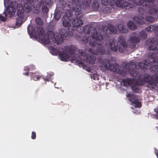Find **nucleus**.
<instances>
[{"instance_id":"obj_28","label":"nucleus","mask_w":158,"mask_h":158,"mask_svg":"<svg viewBox=\"0 0 158 158\" xmlns=\"http://www.w3.org/2000/svg\"><path fill=\"white\" fill-rule=\"evenodd\" d=\"M31 76V78H34L36 79L43 78V77L41 76V74L37 72H35L34 73H32Z\"/></svg>"},{"instance_id":"obj_5","label":"nucleus","mask_w":158,"mask_h":158,"mask_svg":"<svg viewBox=\"0 0 158 158\" xmlns=\"http://www.w3.org/2000/svg\"><path fill=\"white\" fill-rule=\"evenodd\" d=\"M143 80H117V83L121 84V85L131 86L132 89L135 91L137 92V90L134 89V87L137 85H141L143 84V83H138L141 81Z\"/></svg>"},{"instance_id":"obj_6","label":"nucleus","mask_w":158,"mask_h":158,"mask_svg":"<svg viewBox=\"0 0 158 158\" xmlns=\"http://www.w3.org/2000/svg\"><path fill=\"white\" fill-rule=\"evenodd\" d=\"M149 56L153 58L152 59V62L150 66V71L158 74V53L155 51L154 52H149Z\"/></svg>"},{"instance_id":"obj_55","label":"nucleus","mask_w":158,"mask_h":158,"mask_svg":"<svg viewBox=\"0 0 158 158\" xmlns=\"http://www.w3.org/2000/svg\"><path fill=\"white\" fill-rule=\"evenodd\" d=\"M125 79H134V78H126Z\"/></svg>"},{"instance_id":"obj_25","label":"nucleus","mask_w":158,"mask_h":158,"mask_svg":"<svg viewBox=\"0 0 158 158\" xmlns=\"http://www.w3.org/2000/svg\"><path fill=\"white\" fill-rule=\"evenodd\" d=\"M128 28L130 30H134L137 29V27L135 24L132 21H129L127 23Z\"/></svg>"},{"instance_id":"obj_43","label":"nucleus","mask_w":158,"mask_h":158,"mask_svg":"<svg viewBox=\"0 0 158 158\" xmlns=\"http://www.w3.org/2000/svg\"><path fill=\"white\" fill-rule=\"evenodd\" d=\"M127 46H120L118 48V51L119 52L123 53L124 52V50L125 49V48Z\"/></svg>"},{"instance_id":"obj_9","label":"nucleus","mask_w":158,"mask_h":158,"mask_svg":"<svg viewBox=\"0 0 158 158\" xmlns=\"http://www.w3.org/2000/svg\"><path fill=\"white\" fill-rule=\"evenodd\" d=\"M127 97L128 98V100L131 102V104L134 106V109L132 111L134 113L138 114L137 107L139 108L141 106L140 103L136 99V98L135 96L133 93H129L127 95Z\"/></svg>"},{"instance_id":"obj_20","label":"nucleus","mask_w":158,"mask_h":158,"mask_svg":"<svg viewBox=\"0 0 158 158\" xmlns=\"http://www.w3.org/2000/svg\"><path fill=\"white\" fill-rule=\"evenodd\" d=\"M96 60V58L94 56L88 55L86 56L85 61L89 64H93L95 63Z\"/></svg>"},{"instance_id":"obj_40","label":"nucleus","mask_w":158,"mask_h":158,"mask_svg":"<svg viewBox=\"0 0 158 158\" xmlns=\"http://www.w3.org/2000/svg\"><path fill=\"white\" fill-rule=\"evenodd\" d=\"M27 31L28 33L31 35H32L34 32H35L33 30L32 27L30 25H29L27 27Z\"/></svg>"},{"instance_id":"obj_16","label":"nucleus","mask_w":158,"mask_h":158,"mask_svg":"<svg viewBox=\"0 0 158 158\" xmlns=\"http://www.w3.org/2000/svg\"><path fill=\"white\" fill-rule=\"evenodd\" d=\"M59 5L60 6L59 7V12L61 13H67L68 9L66 8L67 5L66 2L64 0H60L58 2Z\"/></svg>"},{"instance_id":"obj_13","label":"nucleus","mask_w":158,"mask_h":158,"mask_svg":"<svg viewBox=\"0 0 158 158\" xmlns=\"http://www.w3.org/2000/svg\"><path fill=\"white\" fill-rule=\"evenodd\" d=\"M18 17L16 22V26L18 27L21 26L22 23V22L24 17V15L22 11V10H18L16 13Z\"/></svg>"},{"instance_id":"obj_42","label":"nucleus","mask_w":158,"mask_h":158,"mask_svg":"<svg viewBox=\"0 0 158 158\" xmlns=\"http://www.w3.org/2000/svg\"><path fill=\"white\" fill-rule=\"evenodd\" d=\"M77 48V50L76 52L78 51V53L80 55L82 56H85V50L81 49H79V50H78Z\"/></svg>"},{"instance_id":"obj_1","label":"nucleus","mask_w":158,"mask_h":158,"mask_svg":"<svg viewBox=\"0 0 158 158\" xmlns=\"http://www.w3.org/2000/svg\"><path fill=\"white\" fill-rule=\"evenodd\" d=\"M76 18L74 19L72 22V24L73 26L72 28L75 30H77L80 33L90 34L91 33L92 37L94 40L93 42L91 41L89 42V44L93 47H97V52L96 53L92 52V48H89V51L94 54L98 55L100 54L101 55H105L107 53L105 50V47L103 46L104 44L103 42L104 40V37H106L107 39L109 38L108 36L105 35L102 36L100 34L97 32L96 29L92 27H89L88 26H85L84 27H81V26L83 24V21L81 18L83 16L82 13V16L81 17H78L74 13Z\"/></svg>"},{"instance_id":"obj_27","label":"nucleus","mask_w":158,"mask_h":158,"mask_svg":"<svg viewBox=\"0 0 158 158\" xmlns=\"http://www.w3.org/2000/svg\"><path fill=\"white\" fill-rule=\"evenodd\" d=\"M7 9L8 14L10 16H13L15 15V10L13 6H10L8 7V8H7Z\"/></svg>"},{"instance_id":"obj_53","label":"nucleus","mask_w":158,"mask_h":158,"mask_svg":"<svg viewBox=\"0 0 158 158\" xmlns=\"http://www.w3.org/2000/svg\"><path fill=\"white\" fill-rule=\"evenodd\" d=\"M155 112H156V115L157 116V118L158 119V111H156Z\"/></svg>"},{"instance_id":"obj_22","label":"nucleus","mask_w":158,"mask_h":158,"mask_svg":"<svg viewBox=\"0 0 158 158\" xmlns=\"http://www.w3.org/2000/svg\"><path fill=\"white\" fill-rule=\"evenodd\" d=\"M126 2L123 0H116V1L112 0V5L115 4L117 6L121 7L122 9Z\"/></svg>"},{"instance_id":"obj_47","label":"nucleus","mask_w":158,"mask_h":158,"mask_svg":"<svg viewBox=\"0 0 158 158\" xmlns=\"http://www.w3.org/2000/svg\"><path fill=\"white\" fill-rule=\"evenodd\" d=\"M54 74V73H48L47 75V78L46 79L51 78L53 76Z\"/></svg>"},{"instance_id":"obj_37","label":"nucleus","mask_w":158,"mask_h":158,"mask_svg":"<svg viewBox=\"0 0 158 158\" xmlns=\"http://www.w3.org/2000/svg\"><path fill=\"white\" fill-rule=\"evenodd\" d=\"M45 4H43L42 6L41 9L43 13H47L48 11V9Z\"/></svg>"},{"instance_id":"obj_19","label":"nucleus","mask_w":158,"mask_h":158,"mask_svg":"<svg viewBox=\"0 0 158 158\" xmlns=\"http://www.w3.org/2000/svg\"><path fill=\"white\" fill-rule=\"evenodd\" d=\"M145 30L148 32H151L154 30L158 36V25H156V24L153 25H150L146 27L145 28Z\"/></svg>"},{"instance_id":"obj_17","label":"nucleus","mask_w":158,"mask_h":158,"mask_svg":"<svg viewBox=\"0 0 158 158\" xmlns=\"http://www.w3.org/2000/svg\"><path fill=\"white\" fill-rule=\"evenodd\" d=\"M62 24L63 26L69 28L70 27H73L70 26L71 20L70 18L68 16H64L62 18Z\"/></svg>"},{"instance_id":"obj_11","label":"nucleus","mask_w":158,"mask_h":158,"mask_svg":"<svg viewBox=\"0 0 158 158\" xmlns=\"http://www.w3.org/2000/svg\"><path fill=\"white\" fill-rule=\"evenodd\" d=\"M102 27L103 31L106 34H115L117 32L116 28L112 25L110 24L108 26L103 25Z\"/></svg>"},{"instance_id":"obj_2","label":"nucleus","mask_w":158,"mask_h":158,"mask_svg":"<svg viewBox=\"0 0 158 158\" xmlns=\"http://www.w3.org/2000/svg\"><path fill=\"white\" fill-rule=\"evenodd\" d=\"M102 64L105 67V70L107 69L113 72H116L123 76L129 73L131 76L134 77L138 74L136 66L133 62L125 63L123 66L119 67L118 64L116 63L111 64L108 60L105 59Z\"/></svg>"},{"instance_id":"obj_4","label":"nucleus","mask_w":158,"mask_h":158,"mask_svg":"<svg viewBox=\"0 0 158 158\" xmlns=\"http://www.w3.org/2000/svg\"><path fill=\"white\" fill-rule=\"evenodd\" d=\"M77 47L73 45L69 46H65L63 50V52L59 54V56L61 60L67 61L70 57V55H73L75 52L77 51Z\"/></svg>"},{"instance_id":"obj_36","label":"nucleus","mask_w":158,"mask_h":158,"mask_svg":"<svg viewBox=\"0 0 158 158\" xmlns=\"http://www.w3.org/2000/svg\"><path fill=\"white\" fill-rule=\"evenodd\" d=\"M59 11V10H58V12L55 13L54 15V18H55V19L56 21L60 19L61 15L60 14L62 13L60 12Z\"/></svg>"},{"instance_id":"obj_51","label":"nucleus","mask_w":158,"mask_h":158,"mask_svg":"<svg viewBox=\"0 0 158 158\" xmlns=\"http://www.w3.org/2000/svg\"><path fill=\"white\" fill-rule=\"evenodd\" d=\"M155 153L156 155L157 158H158V151L157 150L155 149Z\"/></svg>"},{"instance_id":"obj_33","label":"nucleus","mask_w":158,"mask_h":158,"mask_svg":"<svg viewBox=\"0 0 158 158\" xmlns=\"http://www.w3.org/2000/svg\"><path fill=\"white\" fill-rule=\"evenodd\" d=\"M92 7L95 10H98L99 8V4L97 1H94L93 2Z\"/></svg>"},{"instance_id":"obj_12","label":"nucleus","mask_w":158,"mask_h":158,"mask_svg":"<svg viewBox=\"0 0 158 158\" xmlns=\"http://www.w3.org/2000/svg\"><path fill=\"white\" fill-rule=\"evenodd\" d=\"M133 3L138 5L143 6H150L152 5V1L153 0H128Z\"/></svg>"},{"instance_id":"obj_14","label":"nucleus","mask_w":158,"mask_h":158,"mask_svg":"<svg viewBox=\"0 0 158 158\" xmlns=\"http://www.w3.org/2000/svg\"><path fill=\"white\" fill-rule=\"evenodd\" d=\"M140 41L139 39L136 37L131 36L128 41V47L131 48H135L136 44Z\"/></svg>"},{"instance_id":"obj_56","label":"nucleus","mask_w":158,"mask_h":158,"mask_svg":"<svg viewBox=\"0 0 158 158\" xmlns=\"http://www.w3.org/2000/svg\"><path fill=\"white\" fill-rule=\"evenodd\" d=\"M105 45H107V44H106V42H105Z\"/></svg>"},{"instance_id":"obj_44","label":"nucleus","mask_w":158,"mask_h":158,"mask_svg":"<svg viewBox=\"0 0 158 158\" xmlns=\"http://www.w3.org/2000/svg\"><path fill=\"white\" fill-rule=\"evenodd\" d=\"M98 75L96 73H94L92 75H91V78L93 79H99Z\"/></svg>"},{"instance_id":"obj_41","label":"nucleus","mask_w":158,"mask_h":158,"mask_svg":"<svg viewBox=\"0 0 158 158\" xmlns=\"http://www.w3.org/2000/svg\"><path fill=\"white\" fill-rule=\"evenodd\" d=\"M4 15L2 16V14H0V20L3 22L6 21L7 15L5 12H3Z\"/></svg>"},{"instance_id":"obj_59","label":"nucleus","mask_w":158,"mask_h":158,"mask_svg":"<svg viewBox=\"0 0 158 158\" xmlns=\"http://www.w3.org/2000/svg\"><path fill=\"white\" fill-rule=\"evenodd\" d=\"M145 79H148V78H146Z\"/></svg>"},{"instance_id":"obj_24","label":"nucleus","mask_w":158,"mask_h":158,"mask_svg":"<svg viewBox=\"0 0 158 158\" xmlns=\"http://www.w3.org/2000/svg\"><path fill=\"white\" fill-rule=\"evenodd\" d=\"M118 40L119 43L122 46H127L126 39L122 35L120 36L118 38Z\"/></svg>"},{"instance_id":"obj_45","label":"nucleus","mask_w":158,"mask_h":158,"mask_svg":"<svg viewBox=\"0 0 158 158\" xmlns=\"http://www.w3.org/2000/svg\"><path fill=\"white\" fill-rule=\"evenodd\" d=\"M89 41V38L86 37H84L83 39L82 42L85 44L87 43Z\"/></svg>"},{"instance_id":"obj_30","label":"nucleus","mask_w":158,"mask_h":158,"mask_svg":"<svg viewBox=\"0 0 158 158\" xmlns=\"http://www.w3.org/2000/svg\"><path fill=\"white\" fill-rule=\"evenodd\" d=\"M91 3V0H85L82 2V3L83 4V7L85 9L86 8H88L89 7V5Z\"/></svg>"},{"instance_id":"obj_58","label":"nucleus","mask_w":158,"mask_h":158,"mask_svg":"<svg viewBox=\"0 0 158 158\" xmlns=\"http://www.w3.org/2000/svg\"><path fill=\"white\" fill-rule=\"evenodd\" d=\"M47 80V81H49V80Z\"/></svg>"},{"instance_id":"obj_34","label":"nucleus","mask_w":158,"mask_h":158,"mask_svg":"<svg viewBox=\"0 0 158 158\" xmlns=\"http://www.w3.org/2000/svg\"><path fill=\"white\" fill-rule=\"evenodd\" d=\"M35 22L39 25L42 26L43 24L42 20L39 17H37L35 19Z\"/></svg>"},{"instance_id":"obj_23","label":"nucleus","mask_w":158,"mask_h":158,"mask_svg":"<svg viewBox=\"0 0 158 158\" xmlns=\"http://www.w3.org/2000/svg\"><path fill=\"white\" fill-rule=\"evenodd\" d=\"M118 28L120 32L122 33H127L128 31V29L124 25L119 24L118 25Z\"/></svg>"},{"instance_id":"obj_52","label":"nucleus","mask_w":158,"mask_h":158,"mask_svg":"<svg viewBox=\"0 0 158 158\" xmlns=\"http://www.w3.org/2000/svg\"><path fill=\"white\" fill-rule=\"evenodd\" d=\"M30 74V73L28 72L25 73H23V74L24 75H26L27 76H28Z\"/></svg>"},{"instance_id":"obj_39","label":"nucleus","mask_w":158,"mask_h":158,"mask_svg":"<svg viewBox=\"0 0 158 158\" xmlns=\"http://www.w3.org/2000/svg\"><path fill=\"white\" fill-rule=\"evenodd\" d=\"M145 19L147 21L150 23H152L155 21L154 18L151 16H147Z\"/></svg>"},{"instance_id":"obj_29","label":"nucleus","mask_w":158,"mask_h":158,"mask_svg":"<svg viewBox=\"0 0 158 158\" xmlns=\"http://www.w3.org/2000/svg\"><path fill=\"white\" fill-rule=\"evenodd\" d=\"M72 60H76L77 63H78L79 66H81L84 68L85 67L86 65H85L84 63L80 60H77L76 59V57L75 56H73V57H72Z\"/></svg>"},{"instance_id":"obj_50","label":"nucleus","mask_w":158,"mask_h":158,"mask_svg":"<svg viewBox=\"0 0 158 158\" xmlns=\"http://www.w3.org/2000/svg\"><path fill=\"white\" fill-rule=\"evenodd\" d=\"M36 137V135L35 133L34 132H32L31 137V138L33 139H35Z\"/></svg>"},{"instance_id":"obj_3","label":"nucleus","mask_w":158,"mask_h":158,"mask_svg":"<svg viewBox=\"0 0 158 158\" xmlns=\"http://www.w3.org/2000/svg\"><path fill=\"white\" fill-rule=\"evenodd\" d=\"M59 33H54L51 31V36L50 38L52 39L53 41L57 44H61L63 42L64 37L67 36H73L74 35V29L70 27L67 28H61L59 30Z\"/></svg>"},{"instance_id":"obj_49","label":"nucleus","mask_w":158,"mask_h":158,"mask_svg":"<svg viewBox=\"0 0 158 158\" xmlns=\"http://www.w3.org/2000/svg\"><path fill=\"white\" fill-rule=\"evenodd\" d=\"M30 70H33L35 69V66L32 64H31L29 65Z\"/></svg>"},{"instance_id":"obj_18","label":"nucleus","mask_w":158,"mask_h":158,"mask_svg":"<svg viewBox=\"0 0 158 158\" xmlns=\"http://www.w3.org/2000/svg\"><path fill=\"white\" fill-rule=\"evenodd\" d=\"M109 44L111 50L113 52H116L118 50V43L114 40H110Z\"/></svg>"},{"instance_id":"obj_38","label":"nucleus","mask_w":158,"mask_h":158,"mask_svg":"<svg viewBox=\"0 0 158 158\" xmlns=\"http://www.w3.org/2000/svg\"><path fill=\"white\" fill-rule=\"evenodd\" d=\"M50 53L53 55H56L58 54V50L55 48L52 47L51 48Z\"/></svg>"},{"instance_id":"obj_10","label":"nucleus","mask_w":158,"mask_h":158,"mask_svg":"<svg viewBox=\"0 0 158 158\" xmlns=\"http://www.w3.org/2000/svg\"><path fill=\"white\" fill-rule=\"evenodd\" d=\"M149 58L145 60L143 62H140L139 64V68L145 70L148 68L150 69V66L152 65L151 64L152 62V58L148 56Z\"/></svg>"},{"instance_id":"obj_21","label":"nucleus","mask_w":158,"mask_h":158,"mask_svg":"<svg viewBox=\"0 0 158 158\" xmlns=\"http://www.w3.org/2000/svg\"><path fill=\"white\" fill-rule=\"evenodd\" d=\"M134 7L135 6L134 5L126 2L125 3V5L124 6L122 9L124 11L126 12L127 11H131L134 9Z\"/></svg>"},{"instance_id":"obj_15","label":"nucleus","mask_w":158,"mask_h":158,"mask_svg":"<svg viewBox=\"0 0 158 158\" xmlns=\"http://www.w3.org/2000/svg\"><path fill=\"white\" fill-rule=\"evenodd\" d=\"M155 0L152 1V5L150 6H145L151 8L148 10V12L150 14L152 15H154L158 14V4L155 5L154 3Z\"/></svg>"},{"instance_id":"obj_48","label":"nucleus","mask_w":158,"mask_h":158,"mask_svg":"<svg viewBox=\"0 0 158 158\" xmlns=\"http://www.w3.org/2000/svg\"><path fill=\"white\" fill-rule=\"evenodd\" d=\"M23 70L25 71H30L29 66H24V67Z\"/></svg>"},{"instance_id":"obj_7","label":"nucleus","mask_w":158,"mask_h":158,"mask_svg":"<svg viewBox=\"0 0 158 158\" xmlns=\"http://www.w3.org/2000/svg\"><path fill=\"white\" fill-rule=\"evenodd\" d=\"M37 32L39 35V40L40 41L44 44H49L50 40L48 38L51 36L49 35L50 33L48 34V36L45 33V31L43 28L42 27H39L37 28Z\"/></svg>"},{"instance_id":"obj_46","label":"nucleus","mask_w":158,"mask_h":158,"mask_svg":"<svg viewBox=\"0 0 158 158\" xmlns=\"http://www.w3.org/2000/svg\"><path fill=\"white\" fill-rule=\"evenodd\" d=\"M138 11L139 13L141 14H143L144 13V9L142 7L138 8Z\"/></svg>"},{"instance_id":"obj_32","label":"nucleus","mask_w":158,"mask_h":158,"mask_svg":"<svg viewBox=\"0 0 158 158\" xmlns=\"http://www.w3.org/2000/svg\"><path fill=\"white\" fill-rule=\"evenodd\" d=\"M147 34L144 30L141 31L139 34V36L140 38L146 39L147 37Z\"/></svg>"},{"instance_id":"obj_26","label":"nucleus","mask_w":158,"mask_h":158,"mask_svg":"<svg viewBox=\"0 0 158 158\" xmlns=\"http://www.w3.org/2000/svg\"><path fill=\"white\" fill-rule=\"evenodd\" d=\"M52 4V0H40L39 4L40 7L43 4H45L48 6H50Z\"/></svg>"},{"instance_id":"obj_8","label":"nucleus","mask_w":158,"mask_h":158,"mask_svg":"<svg viewBox=\"0 0 158 158\" xmlns=\"http://www.w3.org/2000/svg\"><path fill=\"white\" fill-rule=\"evenodd\" d=\"M71 3L73 6V11L75 14L78 17L82 16V13L81 11L82 7V2L80 0H71Z\"/></svg>"},{"instance_id":"obj_57","label":"nucleus","mask_w":158,"mask_h":158,"mask_svg":"<svg viewBox=\"0 0 158 158\" xmlns=\"http://www.w3.org/2000/svg\"><path fill=\"white\" fill-rule=\"evenodd\" d=\"M157 130L158 131V127H157Z\"/></svg>"},{"instance_id":"obj_31","label":"nucleus","mask_w":158,"mask_h":158,"mask_svg":"<svg viewBox=\"0 0 158 158\" xmlns=\"http://www.w3.org/2000/svg\"><path fill=\"white\" fill-rule=\"evenodd\" d=\"M134 21H135L138 24H142L144 23L143 19L139 17H134Z\"/></svg>"},{"instance_id":"obj_35","label":"nucleus","mask_w":158,"mask_h":158,"mask_svg":"<svg viewBox=\"0 0 158 158\" xmlns=\"http://www.w3.org/2000/svg\"><path fill=\"white\" fill-rule=\"evenodd\" d=\"M102 4L104 6L107 5L109 3L111 5H112V0H101Z\"/></svg>"},{"instance_id":"obj_54","label":"nucleus","mask_w":158,"mask_h":158,"mask_svg":"<svg viewBox=\"0 0 158 158\" xmlns=\"http://www.w3.org/2000/svg\"><path fill=\"white\" fill-rule=\"evenodd\" d=\"M117 88H118V89H119H119L121 90H122V89H123V88H122L121 87H117Z\"/></svg>"}]
</instances>
